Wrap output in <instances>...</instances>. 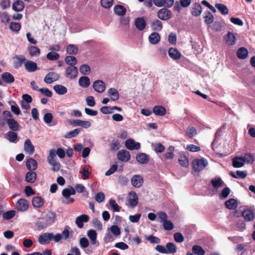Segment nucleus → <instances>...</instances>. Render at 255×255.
Returning <instances> with one entry per match:
<instances>
[{"label":"nucleus","instance_id":"obj_1","mask_svg":"<svg viewBox=\"0 0 255 255\" xmlns=\"http://www.w3.org/2000/svg\"><path fill=\"white\" fill-rule=\"evenodd\" d=\"M48 163L52 166V170L57 171L60 169V164L57 161L56 159L55 151L54 150H51L47 157Z\"/></svg>","mask_w":255,"mask_h":255},{"label":"nucleus","instance_id":"obj_2","mask_svg":"<svg viewBox=\"0 0 255 255\" xmlns=\"http://www.w3.org/2000/svg\"><path fill=\"white\" fill-rule=\"evenodd\" d=\"M208 165V161L203 158L195 159L192 162L193 169L196 171H200L203 170Z\"/></svg>","mask_w":255,"mask_h":255},{"label":"nucleus","instance_id":"obj_3","mask_svg":"<svg viewBox=\"0 0 255 255\" xmlns=\"http://www.w3.org/2000/svg\"><path fill=\"white\" fill-rule=\"evenodd\" d=\"M28 201L23 198L19 199L15 204V208L20 212H25L27 211L28 209Z\"/></svg>","mask_w":255,"mask_h":255},{"label":"nucleus","instance_id":"obj_4","mask_svg":"<svg viewBox=\"0 0 255 255\" xmlns=\"http://www.w3.org/2000/svg\"><path fill=\"white\" fill-rule=\"evenodd\" d=\"M53 234L51 233H45L39 236L38 242L41 245L48 244L53 239Z\"/></svg>","mask_w":255,"mask_h":255},{"label":"nucleus","instance_id":"obj_5","mask_svg":"<svg viewBox=\"0 0 255 255\" xmlns=\"http://www.w3.org/2000/svg\"><path fill=\"white\" fill-rule=\"evenodd\" d=\"M125 146L129 150H138L140 148L139 142L135 141L133 139L129 138L125 141Z\"/></svg>","mask_w":255,"mask_h":255},{"label":"nucleus","instance_id":"obj_6","mask_svg":"<svg viewBox=\"0 0 255 255\" xmlns=\"http://www.w3.org/2000/svg\"><path fill=\"white\" fill-rule=\"evenodd\" d=\"M157 17L162 20H168L171 17V11L166 8H162L158 10Z\"/></svg>","mask_w":255,"mask_h":255},{"label":"nucleus","instance_id":"obj_7","mask_svg":"<svg viewBox=\"0 0 255 255\" xmlns=\"http://www.w3.org/2000/svg\"><path fill=\"white\" fill-rule=\"evenodd\" d=\"M78 74V70L75 66H69L66 69V77L73 79L75 78Z\"/></svg>","mask_w":255,"mask_h":255},{"label":"nucleus","instance_id":"obj_8","mask_svg":"<svg viewBox=\"0 0 255 255\" xmlns=\"http://www.w3.org/2000/svg\"><path fill=\"white\" fill-rule=\"evenodd\" d=\"M93 87L96 92L100 93L104 92L106 89V86L104 82L100 80H97L94 81L93 83Z\"/></svg>","mask_w":255,"mask_h":255},{"label":"nucleus","instance_id":"obj_9","mask_svg":"<svg viewBox=\"0 0 255 255\" xmlns=\"http://www.w3.org/2000/svg\"><path fill=\"white\" fill-rule=\"evenodd\" d=\"M118 158L123 162H128L130 158L129 152L125 149L120 150L117 153Z\"/></svg>","mask_w":255,"mask_h":255},{"label":"nucleus","instance_id":"obj_10","mask_svg":"<svg viewBox=\"0 0 255 255\" xmlns=\"http://www.w3.org/2000/svg\"><path fill=\"white\" fill-rule=\"evenodd\" d=\"M59 79V76L55 72H50L47 74L44 79V81L47 84H51Z\"/></svg>","mask_w":255,"mask_h":255},{"label":"nucleus","instance_id":"obj_11","mask_svg":"<svg viewBox=\"0 0 255 255\" xmlns=\"http://www.w3.org/2000/svg\"><path fill=\"white\" fill-rule=\"evenodd\" d=\"M138 198L136 193L135 192H130L128 194V202L130 207H135L138 203Z\"/></svg>","mask_w":255,"mask_h":255},{"label":"nucleus","instance_id":"obj_12","mask_svg":"<svg viewBox=\"0 0 255 255\" xmlns=\"http://www.w3.org/2000/svg\"><path fill=\"white\" fill-rule=\"evenodd\" d=\"M24 150L26 153L29 155H32L34 152V147L29 139H27L25 140L24 143Z\"/></svg>","mask_w":255,"mask_h":255},{"label":"nucleus","instance_id":"obj_13","mask_svg":"<svg viewBox=\"0 0 255 255\" xmlns=\"http://www.w3.org/2000/svg\"><path fill=\"white\" fill-rule=\"evenodd\" d=\"M87 236L91 241V243L96 247L99 246V243L97 240V233L96 231L94 230H90L87 232Z\"/></svg>","mask_w":255,"mask_h":255},{"label":"nucleus","instance_id":"obj_14","mask_svg":"<svg viewBox=\"0 0 255 255\" xmlns=\"http://www.w3.org/2000/svg\"><path fill=\"white\" fill-rule=\"evenodd\" d=\"M143 182V178L139 175H135L131 179L132 185L136 188L140 187L142 185Z\"/></svg>","mask_w":255,"mask_h":255},{"label":"nucleus","instance_id":"obj_15","mask_svg":"<svg viewBox=\"0 0 255 255\" xmlns=\"http://www.w3.org/2000/svg\"><path fill=\"white\" fill-rule=\"evenodd\" d=\"M168 53L169 56L174 60H179L181 57V53L175 48H170Z\"/></svg>","mask_w":255,"mask_h":255},{"label":"nucleus","instance_id":"obj_16","mask_svg":"<svg viewBox=\"0 0 255 255\" xmlns=\"http://www.w3.org/2000/svg\"><path fill=\"white\" fill-rule=\"evenodd\" d=\"M71 124L75 126H80L84 128H88L91 126V123L88 121L75 120L71 121Z\"/></svg>","mask_w":255,"mask_h":255},{"label":"nucleus","instance_id":"obj_17","mask_svg":"<svg viewBox=\"0 0 255 255\" xmlns=\"http://www.w3.org/2000/svg\"><path fill=\"white\" fill-rule=\"evenodd\" d=\"M25 69L29 72H33L38 69L37 64L32 61H27L24 63Z\"/></svg>","mask_w":255,"mask_h":255},{"label":"nucleus","instance_id":"obj_18","mask_svg":"<svg viewBox=\"0 0 255 255\" xmlns=\"http://www.w3.org/2000/svg\"><path fill=\"white\" fill-rule=\"evenodd\" d=\"M89 217L88 215L83 214L79 216L76 218V224L79 228H83L84 222H87L89 221Z\"/></svg>","mask_w":255,"mask_h":255},{"label":"nucleus","instance_id":"obj_19","mask_svg":"<svg viewBox=\"0 0 255 255\" xmlns=\"http://www.w3.org/2000/svg\"><path fill=\"white\" fill-rule=\"evenodd\" d=\"M146 22L143 17H138L135 19V26L139 30H143L146 26Z\"/></svg>","mask_w":255,"mask_h":255},{"label":"nucleus","instance_id":"obj_20","mask_svg":"<svg viewBox=\"0 0 255 255\" xmlns=\"http://www.w3.org/2000/svg\"><path fill=\"white\" fill-rule=\"evenodd\" d=\"M7 123L9 128L13 131L19 130V125L18 123L13 119H9L7 120Z\"/></svg>","mask_w":255,"mask_h":255},{"label":"nucleus","instance_id":"obj_21","mask_svg":"<svg viewBox=\"0 0 255 255\" xmlns=\"http://www.w3.org/2000/svg\"><path fill=\"white\" fill-rule=\"evenodd\" d=\"M211 182L213 188L216 190L223 186L224 184V182L219 177H216L214 178H213L211 180Z\"/></svg>","mask_w":255,"mask_h":255},{"label":"nucleus","instance_id":"obj_22","mask_svg":"<svg viewBox=\"0 0 255 255\" xmlns=\"http://www.w3.org/2000/svg\"><path fill=\"white\" fill-rule=\"evenodd\" d=\"M79 86L83 88H88L90 85V80L87 76L81 77L78 80Z\"/></svg>","mask_w":255,"mask_h":255},{"label":"nucleus","instance_id":"obj_23","mask_svg":"<svg viewBox=\"0 0 255 255\" xmlns=\"http://www.w3.org/2000/svg\"><path fill=\"white\" fill-rule=\"evenodd\" d=\"M136 159L138 162L141 164H145L149 160V156L144 153H139L136 154Z\"/></svg>","mask_w":255,"mask_h":255},{"label":"nucleus","instance_id":"obj_24","mask_svg":"<svg viewBox=\"0 0 255 255\" xmlns=\"http://www.w3.org/2000/svg\"><path fill=\"white\" fill-rule=\"evenodd\" d=\"M27 50L29 54L31 57H37L39 56L40 54V49L34 46H30L27 48Z\"/></svg>","mask_w":255,"mask_h":255},{"label":"nucleus","instance_id":"obj_25","mask_svg":"<svg viewBox=\"0 0 255 255\" xmlns=\"http://www.w3.org/2000/svg\"><path fill=\"white\" fill-rule=\"evenodd\" d=\"M27 168L30 171L34 170L37 168V163L36 161L32 158H28L26 162Z\"/></svg>","mask_w":255,"mask_h":255},{"label":"nucleus","instance_id":"obj_26","mask_svg":"<svg viewBox=\"0 0 255 255\" xmlns=\"http://www.w3.org/2000/svg\"><path fill=\"white\" fill-rule=\"evenodd\" d=\"M114 11L117 15L119 16H124L125 15L127 10L124 6L117 4L114 6Z\"/></svg>","mask_w":255,"mask_h":255},{"label":"nucleus","instance_id":"obj_27","mask_svg":"<svg viewBox=\"0 0 255 255\" xmlns=\"http://www.w3.org/2000/svg\"><path fill=\"white\" fill-rule=\"evenodd\" d=\"M233 165L235 168H240L244 166L245 163L242 156L235 157L232 159Z\"/></svg>","mask_w":255,"mask_h":255},{"label":"nucleus","instance_id":"obj_28","mask_svg":"<svg viewBox=\"0 0 255 255\" xmlns=\"http://www.w3.org/2000/svg\"><path fill=\"white\" fill-rule=\"evenodd\" d=\"M166 112L165 108L161 106H155L153 108V112L156 116H164Z\"/></svg>","mask_w":255,"mask_h":255},{"label":"nucleus","instance_id":"obj_29","mask_svg":"<svg viewBox=\"0 0 255 255\" xmlns=\"http://www.w3.org/2000/svg\"><path fill=\"white\" fill-rule=\"evenodd\" d=\"M108 94L111 97L112 100L115 101L119 99V94L115 88H110L108 91Z\"/></svg>","mask_w":255,"mask_h":255},{"label":"nucleus","instance_id":"obj_30","mask_svg":"<svg viewBox=\"0 0 255 255\" xmlns=\"http://www.w3.org/2000/svg\"><path fill=\"white\" fill-rule=\"evenodd\" d=\"M242 215L248 221H252L255 218L254 213L250 210H245L242 213Z\"/></svg>","mask_w":255,"mask_h":255},{"label":"nucleus","instance_id":"obj_31","mask_svg":"<svg viewBox=\"0 0 255 255\" xmlns=\"http://www.w3.org/2000/svg\"><path fill=\"white\" fill-rule=\"evenodd\" d=\"M202 7L199 3H196L193 4L191 13L193 15L198 16L202 13Z\"/></svg>","mask_w":255,"mask_h":255},{"label":"nucleus","instance_id":"obj_32","mask_svg":"<svg viewBox=\"0 0 255 255\" xmlns=\"http://www.w3.org/2000/svg\"><path fill=\"white\" fill-rule=\"evenodd\" d=\"M160 35L158 33L153 32L148 37V40L150 43L156 44L160 41Z\"/></svg>","mask_w":255,"mask_h":255},{"label":"nucleus","instance_id":"obj_33","mask_svg":"<svg viewBox=\"0 0 255 255\" xmlns=\"http://www.w3.org/2000/svg\"><path fill=\"white\" fill-rule=\"evenodd\" d=\"M24 8V4L21 0H16L12 4V9L16 11H21Z\"/></svg>","mask_w":255,"mask_h":255},{"label":"nucleus","instance_id":"obj_34","mask_svg":"<svg viewBox=\"0 0 255 255\" xmlns=\"http://www.w3.org/2000/svg\"><path fill=\"white\" fill-rule=\"evenodd\" d=\"M32 203L34 207L40 208L43 205L44 201L41 197H34L32 198Z\"/></svg>","mask_w":255,"mask_h":255},{"label":"nucleus","instance_id":"obj_35","mask_svg":"<svg viewBox=\"0 0 255 255\" xmlns=\"http://www.w3.org/2000/svg\"><path fill=\"white\" fill-rule=\"evenodd\" d=\"M237 55L239 58L244 59L247 58L248 55V51L245 47H241L238 50Z\"/></svg>","mask_w":255,"mask_h":255},{"label":"nucleus","instance_id":"obj_36","mask_svg":"<svg viewBox=\"0 0 255 255\" xmlns=\"http://www.w3.org/2000/svg\"><path fill=\"white\" fill-rule=\"evenodd\" d=\"M226 207L230 210H234L237 207L238 204L236 200L233 198L229 199L225 202Z\"/></svg>","mask_w":255,"mask_h":255},{"label":"nucleus","instance_id":"obj_37","mask_svg":"<svg viewBox=\"0 0 255 255\" xmlns=\"http://www.w3.org/2000/svg\"><path fill=\"white\" fill-rule=\"evenodd\" d=\"M66 52L70 55H76L78 52V48L74 44H69L67 46Z\"/></svg>","mask_w":255,"mask_h":255},{"label":"nucleus","instance_id":"obj_38","mask_svg":"<svg viewBox=\"0 0 255 255\" xmlns=\"http://www.w3.org/2000/svg\"><path fill=\"white\" fill-rule=\"evenodd\" d=\"M2 80L6 83L11 84L14 81V77L8 72H5L2 75Z\"/></svg>","mask_w":255,"mask_h":255},{"label":"nucleus","instance_id":"obj_39","mask_svg":"<svg viewBox=\"0 0 255 255\" xmlns=\"http://www.w3.org/2000/svg\"><path fill=\"white\" fill-rule=\"evenodd\" d=\"M53 89L56 93L59 95H64L67 92V89L64 86L61 85H56Z\"/></svg>","mask_w":255,"mask_h":255},{"label":"nucleus","instance_id":"obj_40","mask_svg":"<svg viewBox=\"0 0 255 255\" xmlns=\"http://www.w3.org/2000/svg\"><path fill=\"white\" fill-rule=\"evenodd\" d=\"M6 138L7 140L13 143H16L17 140V134L13 131H9L6 133Z\"/></svg>","mask_w":255,"mask_h":255},{"label":"nucleus","instance_id":"obj_41","mask_svg":"<svg viewBox=\"0 0 255 255\" xmlns=\"http://www.w3.org/2000/svg\"><path fill=\"white\" fill-rule=\"evenodd\" d=\"M167 254H175L177 252V247L173 243H167L166 244Z\"/></svg>","mask_w":255,"mask_h":255},{"label":"nucleus","instance_id":"obj_42","mask_svg":"<svg viewBox=\"0 0 255 255\" xmlns=\"http://www.w3.org/2000/svg\"><path fill=\"white\" fill-rule=\"evenodd\" d=\"M36 179V174L31 171L28 172L25 175V180L29 183H33Z\"/></svg>","mask_w":255,"mask_h":255},{"label":"nucleus","instance_id":"obj_43","mask_svg":"<svg viewBox=\"0 0 255 255\" xmlns=\"http://www.w3.org/2000/svg\"><path fill=\"white\" fill-rule=\"evenodd\" d=\"M65 62L70 66H75L77 63V60L75 57L69 55L65 57Z\"/></svg>","mask_w":255,"mask_h":255},{"label":"nucleus","instance_id":"obj_44","mask_svg":"<svg viewBox=\"0 0 255 255\" xmlns=\"http://www.w3.org/2000/svg\"><path fill=\"white\" fill-rule=\"evenodd\" d=\"M226 43L228 45H233L235 44L236 39L235 35L231 32H229L227 35Z\"/></svg>","mask_w":255,"mask_h":255},{"label":"nucleus","instance_id":"obj_45","mask_svg":"<svg viewBox=\"0 0 255 255\" xmlns=\"http://www.w3.org/2000/svg\"><path fill=\"white\" fill-rule=\"evenodd\" d=\"M25 60V57L23 55L16 56L15 58L14 67L19 68L22 65L23 62Z\"/></svg>","mask_w":255,"mask_h":255},{"label":"nucleus","instance_id":"obj_46","mask_svg":"<svg viewBox=\"0 0 255 255\" xmlns=\"http://www.w3.org/2000/svg\"><path fill=\"white\" fill-rule=\"evenodd\" d=\"M192 251L197 255H204L205 254L204 250L199 245H194L192 247Z\"/></svg>","mask_w":255,"mask_h":255},{"label":"nucleus","instance_id":"obj_47","mask_svg":"<svg viewBox=\"0 0 255 255\" xmlns=\"http://www.w3.org/2000/svg\"><path fill=\"white\" fill-rule=\"evenodd\" d=\"M216 7L224 15H226L229 13V10L227 7L221 3H217L215 5Z\"/></svg>","mask_w":255,"mask_h":255},{"label":"nucleus","instance_id":"obj_48","mask_svg":"<svg viewBox=\"0 0 255 255\" xmlns=\"http://www.w3.org/2000/svg\"><path fill=\"white\" fill-rule=\"evenodd\" d=\"M151 27L155 31H160L162 28V24L160 20L156 19L152 22Z\"/></svg>","mask_w":255,"mask_h":255},{"label":"nucleus","instance_id":"obj_49","mask_svg":"<svg viewBox=\"0 0 255 255\" xmlns=\"http://www.w3.org/2000/svg\"><path fill=\"white\" fill-rule=\"evenodd\" d=\"M80 72L83 75H89L91 71L90 67L87 64H83L79 68Z\"/></svg>","mask_w":255,"mask_h":255},{"label":"nucleus","instance_id":"obj_50","mask_svg":"<svg viewBox=\"0 0 255 255\" xmlns=\"http://www.w3.org/2000/svg\"><path fill=\"white\" fill-rule=\"evenodd\" d=\"M197 134L196 128L193 127H189L186 129V135L192 138Z\"/></svg>","mask_w":255,"mask_h":255},{"label":"nucleus","instance_id":"obj_51","mask_svg":"<svg viewBox=\"0 0 255 255\" xmlns=\"http://www.w3.org/2000/svg\"><path fill=\"white\" fill-rule=\"evenodd\" d=\"M242 157L244 160V163H252L254 161V157L252 153H246Z\"/></svg>","mask_w":255,"mask_h":255},{"label":"nucleus","instance_id":"obj_52","mask_svg":"<svg viewBox=\"0 0 255 255\" xmlns=\"http://www.w3.org/2000/svg\"><path fill=\"white\" fill-rule=\"evenodd\" d=\"M162 225L164 229L167 231H170L172 230L174 227L173 224L168 220H166L164 222H163Z\"/></svg>","mask_w":255,"mask_h":255},{"label":"nucleus","instance_id":"obj_53","mask_svg":"<svg viewBox=\"0 0 255 255\" xmlns=\"http://www.w3.org/2000/svg\"><path fill=\"white\" fill-rule=\"evenodd\" d=\"M15 215V211L14 210H10L4 212L2 214V217L5 220H9L12 218Z\"/></svg>","mask_w":255,"mask_h":255},{"label":"nucleus","instance_id":"obj_54","mask_svg":"<svg viewBox=\"0 0 255 255\" xmlns=\"http://www.w3.org/2000/svg\"><path fill=\"white\" fill-rule=\"evenodd\" d=\"M81 131V129L77 128L69 132L66 135L65 137L67 138H71L76 136Z\"/></svg>","mask_w":255,"mask_h":255},{"label":"nucleus","instance_id":"obj_55","mask_svg":"<svg viewBox=\"0 0 255 255\" xmlns=\"http://www.w3.org/2000/svg\"><path fill=\"white\" fill-rule=\"evenodd\" d=\"M204 18L205 19V22L208 24L213 23L214 21V17L212 14L209 11H207L205 13Z\"/></svg>","mask_w":255,"mask_h":255},{"label":"nucleus","instance_id":"obj_56","mask_svg":"<svg viewBox=\"0 0 255 255\" xmlns=\"http://www.w3.org/2000/svg\"><path fill=\"white\" fill-rule=\"evenodd\" d=\"M9 28L13 31L18 32L21 28V25L18 22H12L10 23Z\"/></svg>","mask_w":255,"mask_h":255},{"label":"nucleus","instance_id":"obj_57","mask_svg":"<svg viewBox=\"0 0 255 255\" xmlns=\"http://www.w3.org/2000/svg\"><path fill=\"white\" fill-rule=\"evenodd\" d=\"M47 58L49 60H56L59 58V54L54 52H50L47 54Z\"/></svg>","mask_w":255,"mask_h":255},{"label":"nucleus","instance_id":"obj_58","mask_svg":"<svg viewBox=\"0 0 255 255\" xmlns=\"http://www.w3.org/2000/svg\"><path fill=\"white\" fill-rule=\"evenodd\" d=\"M101 5L106 8H110L113 4V0H101Z\"/></svg>","mask_w":255,"mask_h":255},{"label":"nucleus","instance_id":"obj_59","mask_svg":"<svg viewBox=\"0 0 255 255\" xmlns=\"http://www.w3.org/2000/svg\"><path fill=\"white\" fill-rule=\"evenodd\" d=\"M153 148L156 152H162L165 150L164 146L160 143L153 145Z\"/></svg>","mask_w":255,"mask_h":255},{"label":"nucleus","instance_id":"obj_60","mask_svg":"<svg viewBox=\"0 0 255 255\" xmlns=\"http://www.w3.org/2000/svg\"><path fill=\"white\" fill-rule=\"evenodd\" d=\"M174 239L176 242L179 243H182L184 240L183 236L179 232L175 233L174 234Z\"/></svg>","mask_w":255,"mask_h":255},{"label":"nucleus","instance_id":"obj_61","mask_svg":"<svg viewBox=\"0 0 255 255\" xmlns=\"http://www.w3.org/2000/svg\"><path fill=\"white\" fill-rule=\"evenodd\" d=\"M109 204L113 208L114 211L119 212L120 210V207L117 204L116 201L114 199H110L109 201Z\"/></svg>","mask_w":255,"mask_h":255},{"label":"nucleus","instance_id":"obj_62","mask_svg":"<svg viewBox=\"0 0 255 255\" xmlns=\"http://www.w3.org/2000/svg\"><path fill=\"white\" fill-rule=\"evenodd\" d=\"M79 244L82 248L85 249L89 246V242L86 238L83 237L80 239L79 241Z\"/></svg>","mask_w":255,"mask_h":255},{"label":"nucleus","instance_id":"obj_63","mask_svg":"<svg viewBox=\"0 0 255 255\" xmlns=\"http://www.w3.org/2000/svg\"><path fill=\"white\" fill-rule=\"evenodd\" d=\"M186 149L191 152H197L201 150L200 147L194 144L187 145Z\"/></svg>","mask_w":255,"mask_h":255},{"label":"nucleus","instance_id":"obj_64","mask_svg":"<svg viewBox=\"0 0 255 255\" xmlns=\"http://www.w3.org/2000/svg\"><path fill=\"white\" fill-rule=\"evenodd\" d=\"M158 219L159 220L160 222L163 223L167 220V215L165 212H159L157 213Z\"/></svg>","mask_w":255,"mask_h":255}]
</instances>
